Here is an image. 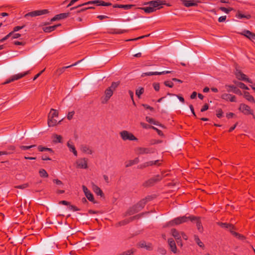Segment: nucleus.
Listing matches in <instances>:
<instances>
[{
  "label": "nucleus",
  "mask_w": 255,
  "mask_h": 255,
  "mask_svg": "<svg viewBox=\"0 0 255 255\" xmlns=\"http://www.w3.org/2000/svg\"><path fill=\"white\" fill-rule=\"evenodd\" d=\"M120 84V81L113 82L111 86L105 90L104 95L101 98V102L102 104L108 103L110 98L113 95L114 91L116 90Z\"/></svg>",
  "instance_id": "f257e3e1"
},
{
  "label": "nucleus",
  "mask_w": 255,
  "mask_h": 255,
  "mask_svg": "<svg viewBox=\"0 0 255 255\" xmlns=\"http://www.w3.org/2000/svg\"><path fill=\"white\" fill-rule=\"evenodd\" d=\"M151 199V197L148 196L140 200L135 205L129 208L125 213V216H130L138 212L144 207L147 201H150Z\"/></svg>",
  "instance_id": "f03ea898"
},
{
  "label": "nucleus",
  "mask_w": 255,
  "mask_h": 255,
  "mask_svg": "<svg viewBox=\"0 0 255 255\" xmlns=\"http://www.w3.org/2000/svg\"><path fill=\"white\" fill-rule=\"evenodd\" d=\"M151 199V197L148 196L140 200L135 205L129 208L125 213V216H130L138 212L144 207L147 201H150Z\"/></svg>",
  "instance_id": "7ed1b4c3"
},
{
  "label": "nucleus",
  "mask_w": 255,
  "mask_h": 255,
  "mask_svg": "<svg viewBox=\"0 0 255 255\" xmlns=\"http://www.w3.org/2000/svg\"><path fill=\"white\" fill-rule=\"evenodd\" d=\"M151 199V197L148 196L140 200L135 205L129 208L125 213V216H130L138 212L144 207L147 201H150Z\"/></svg>",
  "instance_id": "20e7f679"
},
{
  "label": "nucleus",
  "mask_w": 255,
  "mask_h": 255,
  "mask_svg": "<svg viewBox=\"0 0 255 255\" xmlns=\"http://www.w3.org/2000/svg\"><path fill=\"white\" fill-rule=\"evenodd\" d=\"M196 218V217L189 216L186 217L185 216L176 218L173 220L168 223L167 225L169 226H173L175 225H178L182 223L186 222L188 220H190L193 221L194 219Z\"/></svg>",
  "instance_id": "39448f33"
},
{
  "label": "nucleus",
  "mask_w": 255,
  "mask_h": 255,
  "mask_svg": "<svg viewBox=\"0 0 255 255\" xmlns=\"http://www.w3.org/2000/svg\"><path fill=\"white\" fill-rule=\"evenodd\" d=\"M163 176L157 175L152 178L148 179L143 183V186L145 187L152 186L157 182L160 181L163 178Z\"/></svg>",
  "instance_id": "423d86ee"
},
{
  "label": "nucleus",
  "mask_w": 255,
  "mask_h": 255,
  "mask_svg": "<svg viewBox=\"0 0 255 255\" xmlns=\"http://www.w3.org/2000/svg\"><path fill=\"white\" fill-rule=\"evenodd\" d=\"M147 4L151 5L152 7L154 9V10L155 11L157 9H158L161 8L162 5H165L166 2L165 1L163 0H156L146 2L144 3V5Z\"/></svg>",
  "instance_id": "0eeeda50"
},
{
  "label": "nucleus",
  "mask_w": 255,
  "mask_h": 255,
  "mask_svg": "<svg viewBox=\"0 0 255 255\" xmlns=\"http://www.w3.org/2000/svg\"><path fill=\"white\" fill-rule=\"evenodd\" d=\"M142 215H143L142 214H138V215H136L133 217H131L128 219H126L125 220L121 221L118 222L117 224H116V227H118L120 226L126 225L128 224V223H130V222L133 221L134 220H136V219H139L142 216Z\"/></svg>",
  "instance_id": "6e6552de"
},
{
  "label": "nucleus",
  "mask_w": 255,
  "mask_h": 255,
  "mask_svg": "<svg viewBox=\"0 0 255 255\" xmlns=\"http://www.w3.org/2000/svg\"><path fill=\"white\" fill-rule=\"evenodd\" d=\"M120 135L122 137V138L124 140H137V138L134 136V135L127 131V130H123V131H122L120 133Z\"/></svg>",
  "instance_id": "1a4fd4ad"
},
{
  "label": "nucleus",
  "mask_w": 255,
  "mask_h": 255,
  "mask_svg": "<svg viewBox=\"0 0 255 255\" xmlns=\"http://www.w3.org/2000/svg\"><path fill=\"white\" fill-rule=\"evenodd\" d=\"M48 13V10L47 9H42V10H37L33 11L30 12H28L25 14L24 17H26L27 16H31L34 17L38 15H41L43 14H45Z\"/></svg>",
  "instance_id": "9d476101"
},
{
  "label": "nucleus",
  "mask_w": 255,
  "mask_h": 255,
  "mask_svg": "<svg viewBox=\"0 0 255 255\" xmlns=\"http://www.w3.org/2000/svg\"><path fill=\"white\" fill-rule=\"evenodd\" d=\"M235 74L239 80L247 81L249 83H252V82L249 78H246V75L243 74L241 70L236 69L235 71Z\"/></svg>",
  "instance_id": "9b49d317"
},
{
  "label": "nucleus",
  "mask_w": 255,
  "mask_h": 255,
  "mask_svg": "<svg viewBox=\"0 0 255 255\" xmlns=\"http://www.w3.org/2000/svg\"><path fill=\"white\" fill-rule=\"evenodd\" d=\"M239 110L243 112L245 115H253V111L251 109V108L244 104H242L240 105L239 107Z\"/></svg>",
  "instance_id": "f8f14e48"
},
{
  "label": "nucleus",
  "mask_w": 255,
  "mask_h": 255,
  "mask_svg": "<svg viewBox=\"0 0 255 255\" xmlns=\"http://www.w3.org/2000/svg\"><path fill=\"white\" fill-rule=\"evenodd\" d=\"M181 1L187 7L197 6L200 2V1L196 0H181Z\"/></svg>",
  "instance_id": "ddd939ff"
},
{
  "label": "nucleus",
  "mask_w": 255,
  "mask_h": 255,
  "mask_svg": "<svg viewBox=\"0 0 255 255\" xmlns=\"http://www.w3.org/2000/svg\"><path fill=\"white\" fill-rule=\"evenodd\" d=\"M77 167L79 168L86 169L88 168L87 160L85 158L79 159L76 161Z\"/></svg>",
  "instance_id": "4468645a"
},
{
  "label": "nucleus",
  "mask_w": 255,
  "mask_h": 255,
  "mask_svg": "<svg viewBox=\"0 0 255 255\" xmlns=\"http://www.w3.org/2000/svg\"><path fill=\"white\" fill-rule=\"evenodd\" d=\"M136 152L139 154H144L153 153L154 150L150 148L138 147L136 149Z\"/></svg>",
  "instance_id": "2eb2a0df"
},
{
  "label": "nucleus",
  "mask_w": 255,
  "mask_h": 255,
  "mask_svg": "<svg viewBox=\"0 0 255 255\" xmlns=\"http://www.w3.org/2000/svg\"><path fill=\"white\" fill-rule=\"evenodd\" d=\"M82 189L87 198L90 201L94 202V198L93 195L91 193V192L89 190V189L85 185L82 186Z\"/></svg>",
  "instance_id": "dca6fc26"
},
{
  "label": "nucleus",
  "mask_w": 255,
  "mask_h": 255,
  "mask_svg": "<svg viewBox=\"0 0 255 255\" xmlns=\"http://www.w3.org/2000/svg\"><path fill=\"white\" fill-rule=\"evenodd\" d=\"M159 160H157L155 161H150L146 162H145L142 164H140L138 166V168L140 169H142L145 168L148 166H152L153 165H159Z\"/></svg>",
  "instance_id": "f3484780"
},
{
  "label": "nucleus",
  "mask_w": 255,
  "mask_h": 255,
  "mask_svg": "<svg viewBox=\"0 0 255 255\" xmlns=\"http://www.w3.org/2000/svg\"><path fill=\"white\" fill-rule=\"evenodd\" d=\"M138 246L141 248H144L146 250L151 251L153 249L152 245L150 243L141 241L138 244Z\"/></svg>",
  "instance_id": "a211bd4d"
},
{
  "label": "nucleus",
  "mask_w": 255,
  "mask_h": 255,
  "mask_svg": "<svg viewBox=\"0 0 255 255\" xmlns=\"http://www.w3.org/2000/svg\"><path fill=\"white\" fill-rule=\"evenodd\" d=\"M241 34L245 36L253 41H255V34L249 30H245L241 33Z\"/></svg>",
  "instance_id": "6ab92c4d"
},
{
  "label": "nucleus",
  "mask_w": 255,
  "mask_h": 255,
  "mask_svg": "<svg viewBox=\"0 0 255 255\" xmlns=\"http://www.w3.org/2000/svg\"><path fill=\"white\" fill-rule=\"evenodd\" d=\"M221 98L226 101H229L232 102H236V97L231 94L224 93L222 95Z\"/></svg>",
  "instance_id": "aec40b11"
},
{
  "label": "nucleus",
  "mask_w": 255,
  "mask_h": 255,
  "mask_svg": "<svg viewBox=\"0 0 255 255\" xmlns=\"http://www.w3.org/2000/svg\"><path fill=\"white\" fill-rule=\"evenodd\" d=\"M168 243L171 251L174 254L176 253L177 248L174 241L172 239H169Z\"/></svg>",
  "instance_id": "412c9836"
},
{
  "label": "nucleus",
  "mask_w": 255,
  "mask_h": 255,
  "mask_svg": "<svg viewBox=\"0 0 255 255\" xmlns=\"http://www.w3.org/2000/svg\"><path fill=\"white\" fill-rule=\"evenodd\" d=\"M61 121H60L59 122H57V120L55 119V118L49 117H48V126L49 127H52L55 126L58 123H60Z\"/></svg>",
  "instance_id": "4be33fe9"
},
{
  "label": "nucleus",
  "mask_w": 255,
  "mask_h": 255,
  "mask_svg": "<svg viewBox=\"0 0 255 255\" xmlns=\"http://www.w3.org/2000/svg\"><path fill=\"white\" fill-rule=\"evenodd\" d=\"M218 224L222 228L228 229L231 232L234 229V226L231 224L226 223H218Z\"/></svg>",
  "instance_id": "5701e85b"
},
{
  "label": "nucleus",
  "mask_w": 255,
  "mask_h": 255,
  "mask_svg": "<svg viewBox=\"0 0 255 255\" xmlns=\"http://www.w3.org/2000/svg\"><path fill=\"white\" fill-rule=\"evenodd\" d=\"M171 73V71H163L162 72H146L144 73L143 74L146 76H152V75H161V74H168Z\"/></svg>",
  "instance_id": "b1692460"
},
{
  "label": "nucleus",
  "mask_w": 255,
  "mask_h": 255,
  "mask_svg": "<svg viewBox=\"0 0 255 255\" xmlns=\"http://www.w3.org/2000/svg\"><path fill=\"white\" fill-rule=\"evenodd\" d=\"M92 189L94 192L98 196H104V193L102 190L96 185L93 184Z\"/></svg>",
  "instance_id": "393cba45"
},
{
  "label": "nucleus",
  "mask_w": 255,
  "mask_h": 255,
  "mask_svg": "<svg viewBox=\"0 0 255 255\" xmlns=\"http://www.w3.org/2000/svg\"><path fill=\"white\" fill-rule=\"evenodd\" d=\"M28 73H29V71H27V72H24L23 74L20 73V74H17L16 75H13L11 77V81H14L15 80H18V79L24 77L25 75H26Z\"/></svg>",
  "instance_id": "a878e982"
},
{
  "label": "nucleus",
  "mask_w": 255,
  "mask_h": 255,
  "mask_svg": "<svg viewBox=\"0 0 255 255\" xmlns=\"http://www.w3.org/2000/svg\"><path fill=\"white\" fill-rule=\"evenodd\" d=\"M81 150L85 153L89 154H92L93 153V150L88 146L86 145H82L80 147Z\"/></svg>",
  "instance_id": "bb28decb"
},
{
  "label": "nucleus",
  "mask_w": 255,
  "mask_h": 255,
  "mask_svg": "<svg viewBox=\"0 0 255 255\" xmlns=\"http://www.w3.org/2000/svg\"><path fill=\"white\" fill-rule=\"evenodd\" d=\"M67 145L70 151L72 152L75 156H77V152L74 144L70 141H68L67 143Z\"/></svg>",
  "instance_id": "cd10ccee"
},
{
  "label": "nucleus",
  "mask_w": 255,
  "mask_h": 255,
  "mask_svg": "<svg viewBox=\"0 0 255 255\" xmlns=\"http://www.w3.org/2000/svg\"><path fill=\"white\" fill-rule=\"evenodd\" d=\"M172 235L176 240H179L181 238V233H179L175 229H172L171 231Z\"/></svg>",
  "instance_id": "c85d7f7f"
},
{
  "label": "nucleus",
  "mask_w": 255,
  "mask_h": 255,
  "mask_svg": "<svg viewBox=\"0 0 255 255\" xmlns=\"http://www.w3.org/2000/svg\"><path fill=\"white\" fill-rule=\"evenodd\" d=\"M60 24H56L53 26H47L43 28V31L45 32H50L54 31L58 26H60Z\"/></svg>",
  "instance_id": "c756f323"
},
{
  "label": "nucleus",
  "mask_w": 255,
  "mask_h": 255,
  "mask_svg": "<svg viewBox=\"0 0 255 255\" xmlns=\"http://www.w3.org/2000/svg\"><path fill=\"white\" fill-rule=\"evenodd\" d=\"M139 160L138 157L134 158L133 160H130L126 162V167H128L134 164H137L139 162Z\"/></svg>",
  "instance_id": "7c9ffc66"
},
{
  "label": "nucleus",
  "mask_w": 255,
  "mask_h": 255,
  "mask_svg": "<svg viewBox=\"0 0 255 255\" xmlns=\"http://www.w3.org/2000/svg\"><path fill=\"white\" fill-rule=\"evenodd\" d=\"M98 1H99V0H97L89 1L87 2H85V3H83V4H80V5H79L78 6H77L76 7H71L70 8V10H73L75 8H78L79 7H81L82 6H84V5H87V4H91V3H95V4H97L98 5V4H99V3L98 2Z\"/></svg>",
  "instance_id": "2f4dec72"
},
{
  "label": "nucleus",
  "mask_w": 255,
  "mask_h": 255,
  "mask_svg": "<svg viewBox=\"0 0 255 255\" xmlns=\"http://www.w3.org/2000/svg\"><path fill=\"white\" fill-rule=\"evenodd\" d=\"M139 8L144 10V12L147 13H150L155 11L154 9L151 5H149V6L148 7H139Z\"/></svg>",
  "instance_id": "473e14b6"
},
{
  "label": "nucleus",
  "mask_w": 255,
  "mask_h": 255,
  "mask_svg": "<svg viewBox=\"0 0 255 255\" xmlns=\"http://www.w3.org/2000/svg\"><path fill=\"white\" fill-rule=\"evenodd\" d=\"M193 221H196V226L197 227V229L198 230V231L200 232H202L203 231V228L201 225V223L200 222V221H199V219H198L197 218V217H196V218L195 219H194Z\"/></svg>",
  "instance_id": "72a5a7b5"
},
{
  "label": "nucleus",
  "mask_w": 255,
  "mask_h": 255,
  "mask_svg": "<svg viewBox=\"0 0 255 255\" xmlns=\"http://www.w3.org/2000/svg\"><path fill=\"white\" fill-rule=\"evenodd\" d=\"M58 112L57 110L51 109L48 117L52 118H57L58 117Z\"/></svg>",
  "instance_id": "f704fd0d"
},
{
  "label": "nucleus",
  "mask_w": 255,
  "mask_h": 255,
  "mask_svg": "<svg viewBox=\"0 0 255 255\" xmlns=\"http://www.w3.org/2000/svg\"><path fill=\"white\" fill-rule=\"evenodd\" d=\"M244 97L249 101L253 102H255L253 97L252 95H251L250 94V93L248 92H245L244 93Z\"/></svg>",
  "instance_id": "c9c22d12"
},
{
  "label": "nucleus",
  "mask_w": 255,
  "mask_h": 255,
  "mask_svg": "<svg viewBox=\"0 0 255 255\" xmlns=\"http://www.w3.org/2000/svg\"><path fill=\"white\" fill-rule=\"evenodd\" d=\"M53 137H54V139H53V141L54 143L62 142V137L61 135H58V134H54V135H53Z\"/></svg>",
  "instance_id": "e433bc0d"
},
{
  "label": "nucleus",
  "mask_w": 255,
  "mask_h": 255,
  "mask_svg": "<svg viewBox=\"0 0 255 255\" xmlns=\"http://www.w3.org/2000/svg\"><path fill=\"white\" fill-rule=\"evenodd\" d=\"M144 89L142 87H139L135 91V95L138 97V98H140V95H142L144 93Z\"/></svg>",
  "instance_id": "4c0bfd02"
},
{
  "label": "nucleus",
  "mask_w": 255,
  "mask_h": 255,
  "mask_svg": "<svg viewBox=\"0 0 255 255\" xmlns=\"http://www.w3.org/2000/svg\"><path fill=\"white\" fill-rule=\"evenodd\" d=\"M235 84H236L239 87H240L241 89H246L248 90V87L246 86L243 83L237 82V81H234V82Z\"/></svg>",
  "instance_id": "58836bf2"
},
{
  "label": "nucleus",
  "mask_w": 255,
  "mask_h": 255,
  "mask_svg": "<svg viewBox=\"0 0 255 255\" xmlns=\"http://www.w3.org/2000/svg\"><path fill=\"white\" fill-rule=\"evenodd\" d=\"M194 240H195L196 243L197 244V245L199 247H200L201 248H203L204 247V244L200 241V240L199 239V237L197 235H194Z\"/></svg>",
  "instance_id": "ea45409f"
},
{
  "label": "nucleus",
  "mask_w": 255,
  "mask_h": 255,
  "mask_svg": "<svg viewBox=\"0 0 255 255\" xmlns=\"http://www.w3.org/2000/svg\"><path fill=\"white\" fill-rule=\"evenodd\" d=\"M39 175L41 177H48V174L47 173L46 171L44 169H41L39 171Z\"/></svg>",
  "instance_id": "a19ab883"
},
{
  "label": "nucleus",
  "mask_w": 255,
  "mask_h": 255,
  "mask_svg": "<svg viewBox=\"0 0 255 255\" xmlns=\"http://www.w3.org/2000/svg\"><path fill=\"white\" fill-rule=\"evenodd\" d=\"M231 233L232 234V235L236 236L237 238L241 240H244L245 239V237L243 235L239 234L234 232V231H231Z\"/></svg>",
  "instance_id": "79ce46f5"
},
{
  "label": "nucleus",
  "mask_w": 255,
  "mask_h": 255,
  "mask_svg": "<svg viewBox=\"0 0 255 255\" xmlns=\"http://www.w3.org/2000/svg\"><path fill=\"white\" fill-rule=\"evenodd\" d=\"M69 15V13H62L59 14H57L58 16V20L64 19L67 17Z\"/></svg>",
  "instance_id": "37998d69"
},
{
  "label": "nucleus",
  "mask_w": 255,
  "mask_h": 255,
  "mask_svg": "<svg viewBox=\"0 0 255 255\" xmlns=\"http://www.w3.org/2000/svg\"><path fill=\"white\" fill-rule=\"evenodd\" d=\"M73 65H70L69 66H66V67H63L61 68H60L58 70H57V73L58 74H61L62 73H63L64 72V71L67 69V68H69L70 67H71L72 66H73Z\"/></svg>",
  "instance_id": "c03bdc74"
},
{
  "label": "nucleus",
  "mask_w": 255,
  "mask_h": 255,
  "mask_svg": "<svg viewBox=\"0 0 255 255\" xmlns=\"http://www.w3.org/2000/svg\"><path fill=\"white\" fill-rule=\"evenodd\" d=\"M134 6L132 4H120V8H124L125 9H128L131 8Z\"/></svg>",
  "instance_id": "a18cd8bd"
},
{
  "label": "nucleus",
  "mask_w": 255,
  "mask_h": 255,
  "mask_svg": "<svg viewBox=\"0 0 255 255\" xmlns=\"http://www.w3.org/2000/svg\"><path fill=\"white\" fill-rule=\"evenodd\" d=\"M98 2L99 3V4H98V5H102V6H111L112 5V3L110 2H106L103 0H99V1H98Z\"/></svg>",
  "instance_id": "49530a36"
},
{
  "label": "nucleus",
  "mask_w": 255,
  "mask_h": 255,
  "mask_svg": "<svg viewBox=\"0 0 255 255\" xmlns=\"http://www.w3.org/2000/svg\"><path fill=\"white\" fill-rule=\"evenodd\" d=\"M28 186H29V184L27 183H24V184L20 185L15 186V188H18V189H23L27 188Z\"/></svg>",
  "instance_id": "de8ad7c7"
},
{
  "label": "nucleus",
  "mask_w": 255,
  "mask_h": 255,
  "mask_svg": "<svg viewBox=\"0 0 255 255\" xmlns=\"http://www.w3.org/2000/svg\"><path fill=\"white\" fill-rule=\"evenodd\" d=\"M126 32V30L121 29H114L113 31L111 32L113 34H122Z\"/></svg>",
  "instance_id": "09e8293b"
},
{
  "label": "nucleus",
  "mask_w": 255,
  "mask_h": 255,
  "mask_svg": "<svg viewBox=\"0 0 255 255\" xmlns=\"http://www.w3.org/2000/svg\"><path fill=\"white\" fill-rule=\"evenodd\" d=\"M220 9L222 11L226 12V13H228L230 11L233 10V8H227L225 7H220Z\"/></svg>",
  "instance_id": "8fccbe9b"
},
{
  "label": "nucleus",
  "mask_w": 255,
  "mask_h": 255,
  "mask_svg": "<svg viewBox=\"0 0 255 255\" xmlns=\"http://www.w3.org/2000/svg\"><path fill=\"white\" fill-rule=\"evenodd\" d=\"M216 116L218 118H221L223 116V111L221 109L216 110Z\"/></svg>",
  "instance_id": "3c124183"
},
{
  "label": "nucleus",
  "mask_w": 255,
  "mask_h": 255,
  "mask_svg": "<svg viewBox=\"0 0 255 255\" xmlns=\"http://www.w3.org/2000/svg\"><path fill=\"white\" fill-rule=\"evenodd\" d=\"M36 145H30V146H23V145H21L19 146L20 148L22 150H27V149H29L32 147H35Z\"/></svg>",
  "instance_id": "603ef678"
},
{
  "label": "nucleus",
  "mask_w": 255,
  "mask_h": 255,
  "mask_svg": "<svg viewBox=\"0 0 255 255\" xmlns=\"http://www.w3.org/2000/svg\"><path fill=\"white\" fill-rule=\"evenodd\" d=\"M164 85L166 86H167L170 88H172L173 87V83L169 81H166L164 82Z\"/></svg>",
  "instance_id": "864d4df0"
},
{
  "label": "nucleus",
  "mask_w": 255,
  "mask_h": 255,
  "mask_svg": "<svg viewBox=\"0 0 255 255\" xmlns=\"http://www.w3.org/2000/svg\"><path fill=\"white\" fill-rule=\"evenodd\" d=\"M133 254V252L131 250H128L123 252L122 253L118 255H132Z\"/></svg>",
  "instance_id": "5fc2aeb1"
},
{
  "label": "nucleus",
  "mask_w": 255,
  "mask_h": 255,
  "mask_svg": "<svg viewBox=\"0 0 255 255\" xmlns=\"http://www.w3.org/2000/svg\"><path fill=\"white\" fill-rule=\"evenodd\" d=\"M226 88H228L227 89V91L230 92H233V90H235V88H236V87H235L233 85H226Z\"/></svg>",
  "instance_id": "6e6d98bb"
},
{
  "label": "nucleus",
  "mask_w": 255,
  "mask_h": 255,
  "mask_svg": "<svg viewBox=\"0 0 255 255\" xmlns=\"http://www.w3.org/2000/svg\"><path fill=\"white\" fill-rule=\"evenodd\" d=\"M140 125L141 126V127L144 128H152V127L151 126H150V125H147V124H145L144 123H140Z\"/></svg>",
  "instance_id": "4d7b16f0"
},
{
  "label": "nucleus",
  "mask_w": 255,
  "mask_h": 255,
  "mask_svg": "<svg viewBox=\"0 0 255 255\" xmlns=\"http://www.w3.org/2000/svg\"><path fill=\"white\" fill-rule=\"evenodd\" d=\"M13 34V32H11L9 33L7 35H6L5 37H4L3 38L0 40V42H3L5 40L7 39L8 37L11 36L12 34Z\"/></svg>",
  "instance_id": "13d9d810"
},
{
  "label": "nucleus",
  "mask_w": 255,
  "mask_h": 255,
  "mask_svg": "<svg viewBox=\"0 0 255 255\" xmlns=\"http://www.w3.org/2000/svg\"><path fill=\"white\" fill-rule=\"evenodd\" d=\"M152 129L155 130V131H156V132H157L158 134L160 136H163V132L159 129H158V128H156L154 127H152Z\"/></svg>",
  "instance_id": "bf43d9fd"
},
{
  "label": "nucleus",
  "mask_w": 255,
  "mask_h": 255,
  "mask_svg": "<svg viewBox=\"0 0 255 255\" xmlns=\"http://www.w3.org/2000/svg\"><path fill=\"white\" fill-rule=\"evenodd\" d=\"M69 208L70 210L73 211H78L80 210L79 208H78L76 206L74 205H70Z\"/></svg>",
  "instance_id": "052dcab7"
},
{
  "label": "nucleus",
  "mask_w": 255,
  "mask_h": 255,
  "mask_svg": "<svg viewBox=\"0 0 255 255\" xmlns=\"http://www.w3.org/2000/svg\"><path fill=\"white\" fill-rule=\"evenodd\" d=\"M158 252L162 255H164L166 253V251L164 249L162 248H159L158 249Z\"/></svg>",
  "instance_id": "680f3d73"
},
{
  "label": "nucleus",
  "mask_w": 255,
  "mask_h": 255,
  "mask_svg": "<svg viewBox=\"0 0 255 255\" xmlns=\"http://www.w3.org/2000/svg\"><path fill=\"white\" fill-rule=\"evenodd\" d=\"M145 120H146V121L148 123L153 124L154 122L155 121V120L153 119L150 118L149 117H146Z\"/></svg>",
  "instance_id": "e2e57ef3"
},
{
  "label": "nucleus",
  "mask_w": 255,
  "mask_h": 255,
  "mask_svg": "<svg viewBox=\"0 0 255 255\" xmlns=\"http://www.w3.org/2000/svg\"><path fill=\"white\" fill-rule=\"evenodd\" d=\"M74 114V111H72V112H69L68 115H67V119L69 120H71L73 118Z\"/></svg>",
  "instance_id": "0e129e2a"
},
{
  "label": "nucleus",
  "mask_w": 255,
  "mask_h": 255,
  "mask_svg": "<svg viewBox=\"0 0 255 255\" xmlns=\"http://www.w3.org/2000/svg\"><path fill=\"white\" fill-rule=\"evenodd\" d=\"M24 27V25H23L22 26H15L14 29H13V30L12 31L13 32V33L16 32V31H17L20 29H21L22 28H23V27Z\"/></svg>",
  "instance_id": "69168bd1"
},
{
  "label": "nucleus",
  "mask_w": 255,
  "mask_h": 255,
  "mask_svg": "<svg viewBox=\"0 0 255 255\" xmlns=\"http://www.w3.org/2000/svg\"><path fill=\"white\" fill-rule=\"evenodd\" d=\"M209 108V106L207 104H206L204 105V106L202 107V108L201 109V112H204L206 111H207Z\"/></svg>",
  "instance_id": "338daca9"
},
{
  "label": "nucleus",
  "mask_w": 255,
  "mask_h": 255,
  "mask_svg": "<svg viewBox=\"0 0 255 255\" xmlns=\"http://www.w3.org/2000/svg\"><path fill=\"white\" fill-rule=\"evenodd\" d=\"M153 86V88H154V90L156 91H159V90L160 89V86L158 83H154Z\"/></svg>",
  "instance_id": "774afa93"
}]
</instances>
